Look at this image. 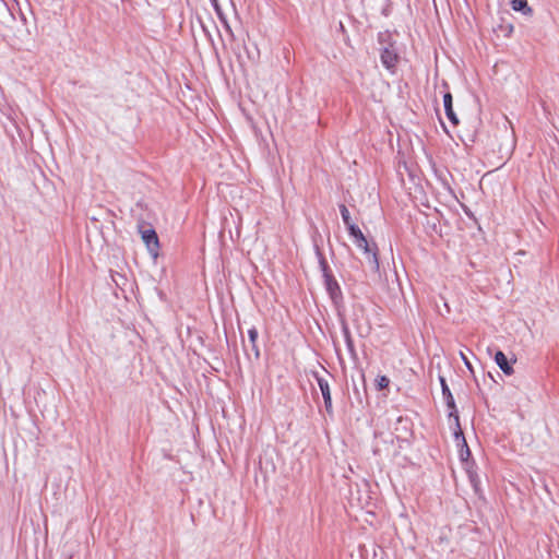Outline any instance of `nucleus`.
<instances>
[{"label": "nucleus", "mask_w": 559, "mask_h": 559, "mask_svg": "<svg viewBox=\"0 0 559 559\" xmlns=\"http://www.w3.org/2000/svg\"><path fill=\"white\" fill-rule=\"evenodd\" d=\"M354 238L355 245L364 251L366 254V259L372 271L377 272L379 270V261L377 255V247L376 245H370L362 231L359 227H350V234Z\"/></svg>", "instance_id": "nucleus-1"}, {"label": "nucleus", "mask_w": 559, "mask_h": 559, "mask_svg": "<svg viewBox=\"0 0 559 559\" xmlns=\"http://www.w3.org/2000/svg\"><path fill=\"white\" fill-rule=\"evenodd\" d=\"M349 320L354 324V328L356 329L359 336L366 337L369 335L371 325L362 305L354 304L352 306Z\"/></svg>", "instance_id": "nucleus-2"}, {"label": "nucleus", "mask_w": 559, "mask_h": 559, "mask_svg": "<svg viewBox=\"0 0 559 559\" xmlns=\"http://www.w3.org/2000/svg\"><path fill=\"white\" fill-rule=\"evenodd\" d=\"M440 383H441V388H442V394L447 402V406L451 409L449 416H450V418H453L454 426L459 428L460 420H459V415H457L453 395H452V393L445 382V379L443 377H440Z\"/></svg>", "instance_id": "nucleus-3"}, {"label": "nucleus", "mask_w": 559, "mask_h": 559, "mask_svg": "<svg viewBox=\"0 0 559 559\" xmlns=\"http://www.w3.org/2000/svg\"><path fill=\"white\" fill-rule=\"evenodd\" d=\"M141 237H142V240L144 241L147 250L150 251V253L153 257H157L159 241H158V237H157V234L155 233V230L152 228L141 230Z\"/></svg>", "instance_id": "nucleus-4"}, {"label": "nucleus", "mask_w": 559, "mask_h": 559, "mask_svg": "<svg viewBox=\"0 0 559 559\" xmlns=\"http://www.w3.org/2000/svg\"><path fill=\"white\" fill-rule=\"evenodd\" d=\"M316 378H317L318 385L320 388V391H321L323 400H324L325 409L328 413H331L332 412V399H331V391H330L329 382H328V380H325L322 377L316 376Z\"/></svg>", "instance_id": "nucleus-5"}, {"label": "nucleus", "mask_w": 559, "mask_h": 559, "mask_svg": "<svg viewBox=\"0 0 559 559\" xmlns=\"http://www.w3.org/2000/svg\"><path fill=\"white\" fill-rule=\"evenodd\" d=\"M324 278L326 290L329 292L331 298L335 301L341 296V288L337 282L326 273L324 270Z\"/></svg>", "instance_id": "nucleus-6"}, {"label": "nucleus", "mask_w": 559, "mask_h": 559, "mask_svg": "<svg viewBox=\"0 0 559 559\" xmlns=\"http://www.w3.org/2000/svg\"><path fill=\"white\" fill-rule=\"evenodd\" d=\"M495 361L506 374L510 376L513 373L514 370L502 352L499 350L496 353Z\"/></svg>", "instance_id": "nucleus-7"}, {"label": "nucleus", "mask_w": 559, "mask_h": 559, "mask_svg": "<svg viewBox=\"0 0 559 559\" xmlns=\"http://www.w3.org/2000/svg\"><path fill=\"white\" fill-rule=\"evenodd\" d=\"M381 61L386 69H393L397 61V56L394 51L385 48L381 53Z\"/></svg>", "instance_id": "nucleus-8"}, {"label": "nucleus", "mask_w": 559, "mask_h": 559, "mask_svg": "<svg viewBox=\"0 0 559 559\" xmlns=\"http://www.w3.org/2000/svg\"><path fill=\"white\" fill-rule=\"evenodd\" d=\"M443 105H444V109H445V112H447V116L448 118L454 123L456 124L459 121H457V118L453 111V108H452V95L450 93H447L443 97Z\"/></svg>", "instance_id": "nucleus-9"}, {"label": "nucleus", "mask_w": 559, "mask_h": 559, "mask_svg": "<svg viewBox=\"0 0 559 559\" xmlns=\"http://www.w3.org/2000/svg\"><path fill=\"white\" fill-rule=\"evenodd\" d=\"M511 7L514 11H522L525 15H532L533 10L526 0H512Z\"/></svg>", "instance_id": "nucleus-10"}, {"label": "nucleus", "mask_w": 559, "mask_h": 559, "mask_svg": "<svg viewBox=\"0 0 559 559\" xmlns=\"http://www.w3.org/2000/svg\"><path fill=\"white\" fill-rule=\"evenodd\" d=\"M454 436H455V439L457 440V444L460 445V443H462V447L465 448V451H461V456L462 459H464V454H466V456L469 455V449L467 447V443H466V440L463 436V432H462V429H461V426L459 425V428L455 427V431H454Z\"/></svg>", "instance_id": "nucleus-11"}, {"label": "nucleus", "mask_w": 559, "mask_h": 559, "mask_svg": "<svg viewBox=\"0 0 559 559\" xmlns=\"http://www.w3.org/2000/svg\"><path fill=\"white\" fill-rule=\"evenodd\" d=\"M342 330H343V334H344L346 346H347L348 350L350 352V354L355 355L354 343H353V340L350 336V332H349L347 322L343 321Z\"/></svg>", "instance_id": "nucleus-12"}, {"label": "nucleus", "mask_w": 559, "mask_h": 559, "mask_svg": "<svg viewBox=\"0 0 559 559\" xmlns=\"http://www.w3.org/2000/svg\"><path fill=\"white\" fill-rule=\"evenodd\" d=\"M340 211H341L343 222L346 225L349 233H350V227H358L357 225H355L352 222L349 211L347 210V207L344 204L340 205Z\"/></svg>", "instance_id": "nucleus-13"}, {"label": "nucleus", "mask_w": 559, "mask_h": 559, "mask_svg": "<svg viewBox=\"0 0 559 559\" xmlns=\"http://www.w3.org/2000/svg\"><path fill=\"white\" fill-rule=\"evenodd\" d=\"M248 336H249V342L251 344V349L254 352L255 357H259L260 353H259V348L257 346V340H258V331H257V329L255 328H251L248 331Z\"/></svg>", "instance_id": "nucleus-14"}, {"label": "nucleus", "mask_w": 559, "mask_h": 559, "mask_svg": "<svg viewBox=\"0 0 559 559\" xmlns=\"http://www.w3.org/2000/svg\"><path fill=\"white\" fill-rule=\"evenodd\" d=\"M389 383H390V380L385 376H379L376 379V385H377L378 390H383V389L388 388Z\"/></svg>", "instance_id": "nucleus-15"}, {"label": "nucleus", "mask_w": 559, "mask_h": 559, "mask_svg": "<svg viewBox=\"0 0 559 559\" xmlns=\"http://www.w3.org/2000/svg\"><path fill=\"white\" fill-rule=\"evenodd\" d=\"M461 358L463 359L465 366L472 371L473 370L472 365L463 353H461Z\"/></svg>", "instance_id": "nucleus-16"}]
</instances>
